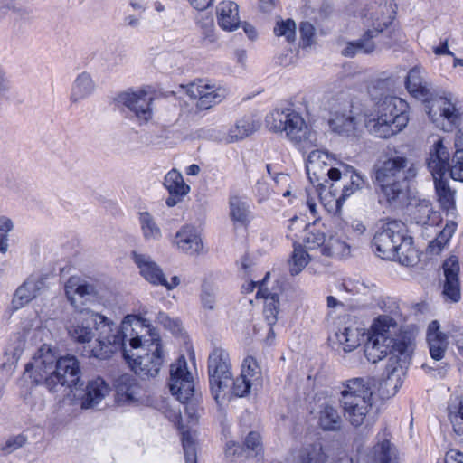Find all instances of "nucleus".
<instances>
[{
    "instance_id": "1",
    "label": "nucleus",
    "mask_w": 463,
    "mask_h": 463,
    "mask_svg": "<svg viewBox=\"0 0 463 463\" xmlns=\"http://www.w3.org/2000/svg\"><path fill=\"white\" fill-rule=\"evenodd\" d=\"M413 350L412 334L402 331L392 317L383 315L373 321L364 354L373 364L387 358L386 378L382 385L383 391L386 390L387 397L395 395L402 386V368L411 359Z\"/></svg>"
},
{
    "instance_id": "2",
    "label": "nucleus",
    "mask_w": 463,
    "mask_h": 463,
    "mask_svg": "<svg viewBox=\"0 0 463 463\" xmlns=\"http://www.w3.org/2000/svg\"><path fill=\"white\" fill-rule=\"evenodd\" d=\"M123 354L131 369L141 377H155L164 362L159 335L155 328L135 315L122 320Z\"/></svg>"
},
{
    "instance_id": "3",
    "label": "nucleus",
    "mask_w": 463,
    "mask_h": 463,
    "mask_svg": "<svg viewBox=\"0 0 463 463\" xmlns=\"http://www.w3.org/2000/svg\"><path fill=\"white\" fill-rule=\"evenodd\" d=\"M24 375L36 385L43 384L52 393L61 387L72 391L81 386V370L73 355L56 358L51 345L44 343L33 354L25 365Z\"/></svg>"
},
{
    "instance_id": "4",
    "label": "nucleus",
    "mask_w": 463,
    "mask_h": 463,
    "mask_svg": "<svg viewBox=\"0 0 463 463\" xmlns=\"http://www.w3.org/2000/svg\"><path fill=\"white\" fill-rule=\"evenodd\" d=\"M70 336L80 344H89V354L107 359L124 345L122 324L120 326L95 312H80L68 326Z\"/></svg>"
},
{
    "instance_id": "5",
    "label": "nucleus",
    "mask_w": 463,
    "mask_h": 463,
    "mask_svg": "<svg viewBox=\"0 0 463 463\" xmlns=\"http://www.w3.org/2000/svg\"><path fill=\"white\" fill-rule=\"evenodd\" d=\"M424 75L420 67H413L407 74L405 87L413 98L425 104L429 118L437 127L451 131L461 120L458 100L452 93L434 88Z\"/></svg>"
},
{
    "instance_id": "6",
    "label": "nucleus",
    "mask_w": 463,
    "mask_h": 463,
    "mask_svg": "<svg viewBox=\"0 0 463 463\" xmlns=\"http://www.w3.org/2000/svg\"><path fill=\"white\" fill-rule=\"evenodd\" d=\"M416 175L415 164L397 151L378 160L374 165V184L379 188L381 200L393 204L405 198L407 181Z\"/></svg>"
},
{
    "instance_id": "7",
    "label": "nucleus",
    "mask_w": 463,
    "mask_h": 463,
    "mask_svg": "<svg viewBox=\"0 0 463 463\" xmlns=\"http://www.w3.org/2000/svg\"><path fill=\"white\" fill-rule=\"evenodd\" d=\"M373 250L383 260H411L418 258L413 239L404 222L397 220L384 223L372 241Z\"/></svg>"
},
{
    "instance_id": "8",
    "label": "nucleus",
    "mask_w": 463,
    "mask_h": 463,
    "mask_svg": "<svg viewBox=\"0 0 463 463\" xmlns=\"http://www.w3.org/2000/svg\"><path fill=\"white\" fill-rule=\"evenodd\" d=\"M375 383L369 377H356L341 385L340 403L346 420L355 427L365 422L373 408Z\"/></svg>"
},
{
    "instance_id": "9",
    "label": "nucleus",
    "mask_w": 463,
    "mask_h": 463,
    "mask_svg": "<svg viewBox=\"0 0 463 463\" xmlns=\"http://www.w3.org/2000/svg\"><path fill=\"white\" fill-rule=\"evenodd\" d=\"M51 323L52 319L44 318L37 312L23 318L20 326L22 335L11 339L5 347L6 361L3 363V367L12 369L23 354L26 344H44L51 340L52 337Z\"/></svg>"
},
{
    "instance_id": "10",
    "label": "nucleus",
    "mask_w": 463,
    "mask_h": 463,
    "mask_svg": "<svg viewBox=\"0 0 463 463\" xmlns=\"http://www.w3.org/2000/svg\"><path fill=\"white\" fill-rule=\"evenodd\" d=\"M269 130L285 133L287 138L303 147L312 146L316 134L312 132L302 116L290 108L277 109L266 118Z\"/></svg>"
},
{
    "instance_id": "11",
    "label": "nucleus",
    "mask_w": 463,
    "mask_h": 463,
    "mask_svg": "<svg viewBox=\"0 0 463 463\" xmlns=\"http://www.w3.org/2000/svg\"><path fill=\"white\" fill-rule=\"evenodd\" d=\"M209 384L213 396L219 402L227 392L232 381V365L229 353L222 348L213 349L208 357Z\"/></svg>"
},
{
    "instance_id": "12",
    "label": "nucleus",
    "mask_w": 463,
    "mask_h": 463,
    "mask_svg": "<svg viewBox=\"0 0 463 463\" xmlns=\"http://www.w3.org/2000/svg\"><path fill=\"white\" fill-rule=\"evenodd\" d=\"M184 415L181 412V409L178 408L176 410H169L167 417L181 430L186 463H196L195 431L191 429L198 421V409L194 403H187L184 406Z\"/></svg>"
},
{
    "instance_id": "13",
    "label": "nucleus",
    "mask_w": 463,
    "mask_h": 463,
    "mask_svg": "<svg viewBox=\"0 0 463 463\" xmlns=\"http://www.w3.org/2000/svg\"><path fill=\"white\" fill-rule=\"evenodd\" d=\"M343 169L332 171L333 183L330 188L332 195L335 198L336 211L339 212L345 199L361 190L364 185V180L354 167L346 165H342Z\"/></svg>"
},
{
    "instance_id": "14",
    "label": "nucleus",
    "mask_w": 463,
    "mask_h": 463,
    "mask_svg": "<svg viewBox=\"0 0 463 463\" xmlns=\"http://www.w3.org/2000/svg\"><path fill=\"white\" fill-rule=\"evenodd\" d=\"M335 158L328 152L323 150H313L309 153L306 170L310 183L317 188L319 194L326 189L329 181L333 182L332 171H339V168L328 165Z\"/></svg>"
},
{
    "instance_id": "15",
    "label": "nucleus",
    "mask_w": 463,
    "mask_h": 463,
    "mask_svg": "<svg viewBox=\"0 0 463 463\" xmlns=\"http://www.w3.org/2000/svg\"><path fill=\"white\" fill-rule=\"evenodd\" d=\"M383 5V8L387 9L388 15L383 17L382 23L379 22V17H376L377 27L373 29H368L363 37L357 41L350 42L347 43L345 49L342 51V54L346 57H354L358 53L368 54L374 51L375 44L373 41L381 32L383 31L392 22V14L393 10V0H380V6Z\"/></svg>"
},
{
    "instance_id": "16",
    "label": "nucleus",
    "mask_w": 463,
    "mask_h": 463,
    "mask_svg": "<svg viewBox=\"0 0 463 463\" xmlns=\"http://www.w3.org/2000/svg\"><path fill=\"white\" fill-rule=\"evenodd\" d=\"M169 389L180 402L189 401L194 392V376L184 356L179 357L170 368Z\"/></svg>"
},
{
    "instance_id": "17",
    "label": "nucleus",
    "mask_w": 463,
    "mask_h": 463,
    "mask_svg": "<svg viewBox=\"0 0 463 463\" xmlns=\"http://www.w3.org/2000/svg\"><path fill=\"white\" fill-rule=\"evenodd\" d=\"M262 383L261 367L254 356L247 355L242 361L240 376L233 382V394L238 397H244L252 390H259Z\"/></svg>"
},
{
    "instance_id": "18",
    "label": "nucleus",
    "mask_w": 463,
    "mask_h": 463,
    "mask_svg": "<svg viewBox=\"0 0 463 463\" xmlns=\"http://www.w3.org/2000/svg\"><path fill=\"white\" fill-rule=\"evenodd\" d=\"M115 401L120 406H138L146 402V392L137 380L129 374L118 376L114 383Z\"/></svg>"
},
{
    "instance_id": "19",
    "label": "nucleus",
    "mask_w": 463,
    "mask_h": 463,
    "mask_svg": "<svg viewBox=\"0 0 463 463\" xmlns=\"http://www.w3.org/2000/svg\"><path fill=\"white\" fill-rule=\"evenodd\" d=\"M116 101L127 107L140 125L147 123L153 118V98L144 91L119 93Z\"/></svg>"
},
{
    "instance_id": "20",
    "label": "nucleus",
    "mask_w": 463,
    "mask_h": 463,
    "mask_svg": "<svg viewBox=\"0 0 463 463\" xmlns=\"http://www.w3.org/2000/svg\"><path fill=\"white\" fill-rule=\"evenodd\" d=\"M65 295L69 302L76 308L99 298L96 286L77 276H72L67 280Z\"/></svg>"
},
{
    "instance_id": "21",
    "label": "nucleus",
    "mask_w": 463,
    "mask_h": 463,
    "mask_svg": "<svg viewBox=\"0 0 463 463\" xmlns=\"http://www.w3.org/2000/svg\"><path fill=\"white\" fill-rule=\"evenodd\" d=\"M188 93L192 98L198 99V108L208 109L223 100L227 90L225 88L211 84L205 80H199L191 84Z\"/></svg>"
},
{
    "instance_id": "22",
    "label": "nucleus",
    "mask_w": 463,
    "mask_h": 463,
    "mask_svg": "<svg viewBox=\"0 0 463 463\" xmlns=\"http://www.w3.org/2000/svg\"><path fill=\"white\" fill-rule=\"evenodd\" d=\"M46 279L47 277L43 275L30 276L15 290L12 299V307L14 310L21 309L42 295L48 288Z\"/></svg>"
},
{
    "instance_id": "23",
    "label": "nucleus",
    "mask_w": 463,
    "mask_h": 463,
    "mask_svg": "<svg viewBox=\"0 0 463 463\" xmlns=\"http://www.w3.org/2000/svg\"><path fill=\"white\" fill-rule=\"evenodd\" d=\"M269 277V272H267L265 277L263 278V281L260 285V289L257 292V297H260L264 299L263 313L265 319L269 325L268 340L269 338H274V331L272 329V326L275 325L278 320V314L279 310V291L270 290L267 287Z\"/></svg>"
},
{
    "instance_id": "24",
    "label": "nucleus",
    "mask_w": 463,
    "mask_h": 463,
    "mask_svg": "<svg viewBox=\"0 0 463 463\" xmlns=\"http://www.w3.org/2000/svg\"><path fill=\"white\" fill-rule=\"evenodd\" d=\"M367 458L370 463H399L397 449L391 442L388 433L376 436L374 445L367 452Z\"/></svg>"
},
{
    "instance_id": "25",
    "label": "nucleus",
    "mask_w": 463,
    "mask_h": 463,
    "mask_svg": "<svg viewBox=\"0 0 463 463\" xmlns=\"http://www.w3.org/2000/svg\"><path fill=\"white\" fill-rule=\"evenodd\" d=\"M387 118L392 120L397 126L404 128L409 122V104L402 99L395 96H385L383 100L376 107Z\"/></svg>"
},
{
    "instance_id": "26",
    "label": "nucleus",
    "mask_w": 463,
    "mask_h": 463,
    "mask_svg": "<svg viewBox=\"0 0 463 463\" xmlns=\"http://www.w3.org/2000/svg\"><path fill=\"white\" fill-rule=\"evenodd\" d=\"M330 129L345 137H356L362 128V118L354 111L336 112L329 120Z\"/></svg>"
},
{
    "instance_id": "27",
    "label": "nucleus",
    "mask_w": 463,
    "mask_h": 463,
    "mask_svg": "<svg viewBox=\"0 0 463 463\" xmlns=\"http://www.w3.org/2000/svg\"><path fill=\"white\" fill-rule=\"evenodd\" d=\"M259 128V124L252 118H241L232 126L227 133L214 130L211 138L219 142L233 143L241 140L253 134Z\"/></svg>"
},
{
    "instance_id": "28",
    "label": "nucleus",
    "mask_w": 463,
    "mask_h": 463,
    "mask_svg": "<svg viewBox=\"0 0 463 463\" xmlns=\"http://www.w3.org/2000/svg\"><path fill=\"white\" fill-rule=\"evenodd\" d=\"M364 334L356 327H345L329 337L332 347L338 353H349L360 346Z\"/></svg>"
},
{
    "instance_id": "29",
    "label": "nucleus",
    "mask_w": 463,
    "mask_h": 463,
    "mask_svg": "<svg viewBox=\"0 0 463 463\" xmlns=\"http://www.w3.org/2000/svg\"><path fill=\"white\" fill-rule=\"evenodd\" d=\"M450 156L442 139H438L430 149L427 166L432 176L446 175L450 165Z\"/></svg>"
},
{
    "instance_id": "30",
    "label": "nucleus",
    "mask_w": 463,
    "mask_h": 463,
    "mask_svg": "<svg viewBox=\"0 0 463 463\" xmlns=\"http://www.w3.org/2000/svg\"><path fill=\"white\" fill-rule=\"evenodd\" d=\"M175 244L178 250L191 256L203 248L199 232L192 225H184L176 232Z\"/></svg>"
},
{
    "instance_id": "31",
    "label": "nucleus",
    "mask_w": 463,
    "mask_h": 463,
    "mask_svg": "<svg viewBox=\"0 0 463 463\" xmlns=\"http://www.w3.org/2000/svg\"><path fill=\"white\" fill-rule=\"evenodd\" d=\"M443 270L445 280L443 284L442 296L446 301L458 302L461 298L458 280V262H444Z\"/></svg>"
},
{
    "instance_id": "32",
    "label": "nucleus",
    "mask_w": 463,
    "mask_h": 463,
    "mask_svg": "<svg viewBox=\"0 0 463 463\" xmlns=\"http://www.w3.org/2000/svg\"><path fill=\"white\" fill-rule=\"evenodd\" d=\"M386 117L387 114H383L376 109V116L365 120L367 130L376 137L390 138L403 129Z\"/></svg>"
},
{
    "instance_id": "33",
    "label": "nucleus",
    "mask_w": 463,
    "mask_h": 463,
    "mask_svg": "<svg viewBox=\"0 0 463 463\" xmlns=\"http://www.w3.org/2000/svg\"><path fill=\"white\" fill-rule=\"evenodd\" d=\"M218 25L224 31L232 32L239 28L241 20L239 5L232 1H222L216 7Z\"/></svg>"
},
{
    "instance_id": "34",
    "label": "nucleus",
    "mask_w": 463,
    "mask_h": 463,
    "mask_svg": "<svg viewBox=\"0 0 463 463\" xmlns=\"http://www.w3.org/2000/svg\"><path fill=\"white\" fill-rule=\"evenodd\" d=\"M109 392L110 387L102 378L97 377L89 381L81 399V407L90 409L99 404Z\"/></svg>"
},
{
    "instance_id": "35",
    "label": "nucleus",
    "mask_w": 463,
    "mask_h": 463,
    "mask_svg": "<svg viewBox=\"0 0 463 463\" xmlns=\"http://www.w3.org/2000/svg\"><path fill=\"white\" fill-rule=\"evenodd\" d=\"M427 342L431 358L436 361L441 360L446 354L449 342L446 334L440 331L437 321H432L428 326Z\"/></svg>"
},
{
    "instance_id": "36",
    "label": "nucleus",
    "mask_w": 463,
    "mask_h": 463,
    "mask_svg": "<svg viewBox=\"0 0 463 463\" xmlns=\"http://www.w3.org/2000/svg\"><path fill=\"white\" fill-rule=\"evenodd\" d=\"M432 177L434 180L438 201L441 208L447 212V214L455 215V191L449 187L446 175H438Z\"/></svg>"
},
{
    "instance_id": "37",
    "label": "nucleus",
    "mask_w": 463,
    "mask_h": 463,
    "mask_svg": "<svg viewBox=\"0 0 463 463\" xmlns=\"http://www.w3.org/2000/svg\"><path fill=\"white\" fill-rule=\"evenodd\" d=\"M96 84L90 73L83 71L80 73L74 80L70 100L71 103L77 104L86 99L95 91Z\"/></svg>"
},
{
    "instance_id": "38",
    "label": "nucleus",
    "mask_w": 463,
    "mask_h": 463,
    "mask_svg": "<svg viewBox=\"0 0 463 463\" xmlns=\"http://www.w3.org/2000/svg\"><path fill=\"white\" fill-rule=\"evenodd\" d=\"M411 219L421 226H434L440 221L439 213L433 211L431 203L427 200L420 201L411 213Z\"/></svg>"
},
{
    "instance_id": "39",
    "label": "nucleus",
    "mask_w": 463,
    "mask_h": 463,
    "mask_svg": "<svg viewBox=\"0 0 463 463\" xmlns=\"http://www.w3.org/2000/svg\"><path fill=\"white\" fill-rule=\"evenodd\" d=\"M230 217L235 222L246 224L250 222V209L249 203L241 196L232 194L229 199Z\"/></svg>"
},
{
    "instance_id": "40",
    "label": "nucleus",
    "mask_w": 463,
    "mask_h": 463,
    "mask_svg": "<svg viewBox=\"0 0 463 463\" xmlns=\"http://www.w3.org/2000/svg\"><path fill=\"white\" fill-rule=\"evenodd\" d=\"M138 222L142 235L146 241H158L162 238V231L154 216L148 212L138 213Z\"/></svg>"
},
{
    "instance_id": "41",
    "label": "nucleus",
    "mask_w": 463,
    "mask_h": 463,
    "mask_svg": "<svg viewBox=\"0 0 463 463\" xmlns=\"http://www.w3.org/2000/svg\"><path fill=\"white\" fill-rule=\"evenodd\" d=\"M164 186L170 194L185 195L190 191V187L184 183L183 175L175 169L166 174Z\"/></svg>"
},
{
    "instance_id": "42",
    "label": "nucleus",
    "mask_w": 463,
    "mask_h": 463,
    "mask_svg": "<svg viewBox=\"0 0 463 463\" xmlns=\"http://www.w3.org/2000/svg\"><path fill=\"white\" fill-rule=\"evenodd\" d=\"M448 415L455 433L463 435V397L449 401Z\"/></svg>"
},
{
    "instance_id": "43",
    "label": "nucleus",
    "mask_w": 463,
    "mask_h": 463,
    "mask_svg": "<svg viewBox=\"0 0 463 463\" xmlns=\"http://www.w3.org/2000/svg\"><path fill=\"white\" fill-rule=\"evenodd\" d=\"M340 415L331 404H324L319 412V423L324 430H335L340 423Z\"/></svg>"
},
{
    "instance_id": "44",
    "label": "nucleus",
    "mask_w": 463,
    "mask_h": 463,
    "mask_svg": "<svg viewBox=\"0 0 463 463\" xmlns=\"http://www.w3.org/2000/svg\"><path fill=\"white\" fill-rule=\"evenodd\" d=\"M138 268L146 280L154 285H162L164 273L156 262H139Z\"/></svg>"
},
{
    "instance_id": "45",
    "label": "nucleus",
    "mask_w": 463,
    "mask_h": 463,
    "mask_svg": "<svg viewBox=\"0 0 463 463\" xmlns=\"http://www.w3.org/2000/svg\"><path fill=\"white\" fill-rule=\"evenodd\" d=\"M327 458L322 446L317 443L306 448L301 452L298 463H327Z\"/></svg>"
},
{
    "instance_id": "46",
    "label": "nucleus",
    "mask_w": 463,
    "mask_h": 463,
    "mask_svg": "<svg viewBox=\"0 0 463 463\" xmlns=\"http://www.w3.org/2000/svg\"><path fill=\"white\" fill-rule=\"evenodd\" d=\"M273 31L276 36L285 37L288 43H292L296 39V23L290 18L278 20Z\"/></svg>"
},
{
    "instance_id": "47",
    "label": "nucleus",
    "mask_w": 463,
    "mask_h": 463,
    "mask_svg": "<svg viewBox=\"0 0 463 463\" xmlns=\"http://www.w3.org/2000/svg\"><path fill=\"white\" fill-rule=\"evenodd\" d=\"M388 81L385 80H376L369 87L368 93L373 100L375 101L376 107L383 100L385 96H389Z\"/></svg>"
},
{
    "instance_id": "48",
    "label": "nucleus",
    "mask_w": 463,
    "mask_h": 463,
    "mask_svg": "<svg viewBox=\"0 0 463 463\" xmlns=\"http://www.w3.org/2000/svg\"><path fill=\"white\" fill-rule=\"evenodd\" d=\"M26 442L27 438L24 434L10 436L1 445L0 449L4 454H11L24 446Z\"/></svg>"
},
{
    "instance_id": "49",
    "label": "nucleus",
    "mask_w": 463,
    "mask_h": 463,
    "mask_svg": "<svg viewBox=\"0 0 463 463\" xmlns=\"http://www.w3.org/2000/svg\"><path fill=\"white\" fill-rule=\"evenodd\" d=\"M52 246L45 241H34L31 245V254L33 258L48 259L52 257Z\"/></svg>"
},
{
    "instance_id": "50",
    "label": "nucleus",
    "mask_w": 463,
    "mask_h": 463,
    "mask_svg": "<svg viewBox=\"0 0 463 463\" xmlns=\"http://www.w3.org/2000/svg\"><path fill=\"white\" fill-rule=\"evenodd\" d=\"M244 445L245 448L250 450L255 456H258L262 452L260 435L257 432H250L245 439Z\"/></svg>"
},
{
    "instance_id": "51",
    "label": "nucleus",
    "mask_w": 463,
    "mask_h": 463,
    "mask_svg": "<svg viewBox=\"0 0 463 463\" xmlns=\"http://www.w3.org/2000/svg\"><path fill=\"white\" fill-rule=\"evenodd\" d=\"M299 33L303 47L310 46L315 33V28L309 22H302L299 27Z\"/></svg>"
},
{
    "instance_id": "52",
    "label": "nucleus",
    "mask_w": 463,
    "mask_h": 463,
    "mask_svg": "<svg viewBox=\"0 0 463 463\" xmlns=\"http://www.w3.org/2000/svg\"><path fill=\"white\" fill-rule=\"evenodd\" d=\"M449 176L455 181L463 182V159L456 158V155L453 156L449 167Z\"/></svg>"
},
{
    "instance_id": "53",
    "label": "nucleus",
    "mask_w": 463,
    "mask_h": 463,
    "mask_svg": "<svg viewBox=\"0 0 463 463\" xmlns=\"http://www.w3.org/2000/svg\"><path fill=\"white\" fill-rule=\"evenodd\" d=\"M11 88L10 80L5 71L0 66V102L3 101Z\"/></svg>"
},
{
    "instance_id": "54",
    "label": "nucleus",
    "mask_w": 463,
    "mask_h": 463,
    "mask_svg": "<svg viewBox=\"0 0 463 463\" xmlns=\"http://www.w3.org/2000/svg\"><path fill=\"white\" fill-rule=\"evenodd\" d=\"M447 243L448 241L441 240V237L438 234L437 237L430 242L427 252L433 256L439 255Z\"/></svg>"
},
{
    "instance_id": "55",
    "label": "nucleus",
    "mask_w": 463,
    "mask_h": 463,
    "mask_svg": "<svg viewBox=\"0 0 463 463\" xmlns=\"http://www.w3.org/2000/svg\"><path fill=\"white\" fill-rule=\"evenodd\" d=\"M215 294L213 291L204 289L202 294V304L204 308L213 310L215 307Z\"/></svg>"
},
{
    "instance_id": "56",
    "label": "nucleus",
    "mask_w": 463,
    "mask_h": 463,
    "mask_svg": "<svg viewBox=\"0 0 463 463\" xmlns=\"http://www.w3.org/2000/svg\"><path fill=\"white\" fill-rule=\"evenodd\" d=\"M14 229V221L6 215H0V234H9Z\"/></svg>"
},
{
    "instance_id": "57",
    "label": "nucleus",
    "mask_w": 463,
    "mask_h": 463,
    "mask_svg": "<svg viewBox=\"0 0 463 463\" xmlns=\"http://www.w3.org/2000/svg\"><path fill=\"white\" fill-rule=\"evenodd\" d=\"M457 228V223L453 221L447 222L446 226L442 231L439 232V235L441 237V240L449 242V239L452 237Z\"/></svg>"
},
{
    "instance_id": "58",
    "label": "nucleus",
    "mask_w": 463,
    "mask_h": 463,
    "mask_svg": "<svg viewBox=\"0 0 463 463\" xmlns=\"http://www.w3.org/2000/svg\"><path fill=\"white\" fill-rule=\"evenodd\" d=\"M456 158L463 159V128L459 129L455 137Z\"/></svg>"
},
{
    "instance_id": "59",
    "label": "nucleus",
    "mask_w": 463,
    "mask_h": 463,
    "mask_svg": "<svg viewBox=\"0 0 463 463\" xmlns=\"http://www.w3.org/2000/svg\"><path fill=\"white\" fill-rule=\"evenodd\" d=\"M445 463H463V453L457 449H450L446 453Z\"/></svg>"
},
{
    "instance_id": "60",
    "label": "nucleus",
    "mask_w": 463,
    "mask_h": 463,
    "mask_svg": "<svg viewBox=\"0 0 463 463\" xmlns=\"http://www.w3.org/2000/svg\"><path fill=\"white\" fill-rule=\"evenodd\" d=\"M123 22L125 26L137 29L141 24V16L136 14H128L124 17Z\"/></svg>"
},
{
    "instance_id": "61",
    "label": "nucleus",
    "mask_w": 463,
    "mask_h": 463,
    "mask_svg": "<svg viewBox=\"0 0 463 463\" xmlns=\"http://www.w3.org/2000/svg\"><path fill=\"white\" fill-rule=\"evenodd\" d=\"M34 395H33L32 392H28L24 395H23V400L24 402L30 405L32 407L33 410L34 409H38L40 411L43 410L45 404H44V401H41V402L37 405L36 403L33 402V399H34Z\"/></svg>"
},
{
    "instance_id": "62",
    "label": "nucleus",
    "mask_w": 463,
    "mask_h": 463,
    "mask_svg": "<svg viewBox=\"0 0 463 463\" xmlns=\"http://www.w3.org/2000/svg\"><path fill=\"white\" fill-rule=\"evenodd\" d=\"M189 4L198 11L206 10L212 5L213 0H187Z\"/></svg>"
},
{
    "instance_id": "63",
    "label": "nucleus",
    "mask_w": 463,
    "mask_h": 463,
    "mask_svg": "<svg viewBox=\"0 0 463 463\" xmlns=\"http://www.w3.org/2000/svg\"><path fill=\"white\" fill-rule=\"evenodd\" d=\"M241 451H242V449L238 443L233 442V441L227 443L226 450H225L227 457H232V456L239 455L241 453Z\"/></svg>"
},
{
    "instance_id": "64",
    "label": "nucleus",
    "mask_w": 463,
    "mask_h": 463,
    "mask_svg": "<svg viewBox=\"0 0 463 463\" xmlns=\"http://www.w3.org/2000/svg\"><path fill=\"white\" fill-rule=\"evenodd\" d=\"M279 0H259L260 9L264 13H270Z\"/></svg>"
}]
</instances>
